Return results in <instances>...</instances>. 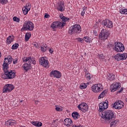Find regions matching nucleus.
Here are the masks:
<instances>
[{
    "label": "nucleus",
    "mask_w": 127,
    "mask_h": 127,
    "mask_svg": "<svg viewBox=\"0 0 127 127\" xmlns=\"http://www.w3.org/2000/svg\"><path fill=\"white\" fill-rule=\"evenodd\" d=\"M12 62V57L8 56L7 58H5L4 60V62L2 64L3 70L4 71V74L2 75L1 78L2 79H13L15 77V73L13 70H8V65Z\"/></svg>",
    "instance_id": "1"
},
{
    "label": "nucleus",
    "mask_w": 127,
    "mask_h": 127,
    "mask_svg": "<svg viewBox=\"0 0 127 127\" xmlns=\"http://www.w3.org/2000/svg\"><path fill=\"white\" fill-rule=\"evenodd\" d=\"M101 117L106 121L109 123L116 119V115L114 114V112L112 110H106L104 112H102Z\"/></svg>",
    "instance_id": "2"
},
{
    "label": "nucleus",
    "mask_w": 127,
    "mask_h": 127,
    "mask_svg": "<svg viewBox=\"0 0 127 127\" xmlns=\"http://www.w3.org/2000/svg\"><path fill=\"white\" fill-rule=\"evenodd\" d=\"M23 61L25 63L26 62H28V63H25L23 65V69L25 70L26 71H28V69H30V66L31 65V63L32 64H34L35 65L36 64V61L34 60V59H31V58L30 57H24L23 58Z\"/></svg>",
    "instance_id": "3"
},
{
    "label": "nucleus",
    "mask_w": 127,
    "mask_h": 127,
    "mask_svg": "<svg viewBox=\"0 0 127 127\" xmlns=\"http://www.w3.org/2000/svg\"><path fill=\"white\" fill-rule=\"evenodd\" d=\"M33 28H34L33 23L29 21H26L24 23L23 27L21 29V30L24 29V30L32 31V30H33Z\"/></svg>",
    "instance_id": "4"
},
{
    "label": "nucleus",
    "mask_w": 127,
    "mask_h": 127,
    "mask_svg": "<svg viewBox=\"0 0 127 127\" xmlns=\"http://www.w3.org/2000/svg\"><path fill=\"white\" fill-rule=\"evenodd\" d=\"M81 31V26L80 25L75 24L72 26L68 31V33L73 34L75 33H80Z\"/></svg>",
    "instance_id": "5"
},
{
    "label": "nucleus",
    "mask_w": 127,
    "mask_h": 127,
    "mask_svg": "<svg viewBox=\"0 0 127 127\" xmlns=\"http://www.w3.org/2000/svg\"><path fill=\"white\" fill-rule=\"evenodd\" d=\"M109 35L110 33H109V32L107 31L106 29H103L99 34L100 39L101 40H106V39H108Z\"/></svg>",
    "instance_id": "6"
},
{
    "label": "nucleus",
    "mask_w": 127,
    "mask_h": 127,
    "mask_svg": "<svg viewBox=\"0 0 127 127\" xmlns=\"http://www.w3.org/2000/svg\"><path fill=\"white\" fill-rule=\"evenodd\" d=\"M115 50L117 52H124L125 51V46L121 42H116L115 43Z\"/></svg>",
    "instance_id": "7"
},
{
    "label": "nucleus",
    "mask_w": 127,
    "mask_h": 127,
    "mask_svg": "<svg viewBox=\"0 0 127 127\" xmlns=\"http://www.w3.org/2000/svg\"><path fill=\"white\" fill-rule=\"evenodd\" d=\"M112 105L113 108L117 109V110H121V109H123V108H124V106H125V103H124V102H123V101L121 100H118Z\"/></svg>",
    "instance_id": "8"
},
{
    "label": "nucleus",
    "mask_w": 127,
    "mask_h": 127,
    "mask_svg": "<svg viewBox=\"0 0 127 127\" xmlns=\"http://www.w3.org/2000/svg\"><path fill=\"white\" fill-rule=\"evenodd\" d=\"M115 60L117 61H121L122 60H126V58H127V54H118L114 57Z\"/></svg>",
    "instance_id": "9"
},
{
    "label": "nucleus",
    "mask_w": 127,
    "mask_h": 127,
    "mask_svg": "<svg viewBox=\"0 0 127 127\" xmlns=\"http://www.w3.org/2000/svg\"><path fill=\"white\" fill-rule=\"evenodd\" d=\"M14 89V86L12 84H6L3 88L2 93H9Z\"/></svg>",
    "instance_id": "10"
},
{
    "label": "nucleus",
    "mask_w": 127,
    "mask_h": 127,
    "mask_svg": "<svg viewBox=\"0 0 127 127\" xmlns=\"http://www.w3.org/2000/svg\"><path fill=\"white\" fill-rule=\"evenodd\" d=\"M64 25L65 24H64L63 22L56 21L52 23L51 27L53 29H55L56 28H57V27H63Z\"/></svg>",
    "instance_id": "11"
},
{
    "label": "nucleus",
    "mask_w": 127,
    "mask_h": 127,
    "mask_svg": "<svg viewBox=\"0 0 127 127\" xmlns=\"http://www.w3.org/2000/svg\"><path fill=\"white\" fill-rule=\"evenodd\" d=\"M99 112H104L109 107V104L107 102H102L99 104Z\"/></svg>",
    "instance_id": "12"
},
{
    "label": "nucleus",
    "mask_w": 127,
    "mask_h": 127,
    "mask_svg": "<svg viewBox=\"0 0 127 127\" xmlns=\"http://www.w3.org/2000/svg\"><path fill=\"white\" fill-rule=\"evenodd\" d=\"M40 64L42 65L45 68H48L49 67V62L47 60H45L44 57H42L39 60Z\"/></svg>",
    "instance_id": "13"
},
{
    "label": "nucleus",
    "mask_w": 127,
    "mask_h": 127,
    "mask_svg": "<svg viewBox=\"0 0 127 127\" xmlns=\"http://www.w3.org/2000/svg\"><path fill=\"white\" fill-rule=\"evenodd\" d=\"M102 84H95L92 86V90L94 93H99L100 91H102Z\"/></svg>",
    "instance_id": "14"
},
{
    "label": "nucleus",
    "mask_w": 127,
    "mask_h": 127,
    "mask_svg": "<svg viewBox=\"0 0 127 127\" xmlns=\"http://www.w3.org/2000/svg\"><path fill=\"white\" fill-rule=\"evenodd\" d=\"M50 76H51V77H55L56 78L59 79V78H61L62 74L60 71L54 70L51 71Z\"/></svg>",
    "instance_id": "15"
},
{
    "label": "nucleus",
    "mask_w": 127,
    "mask_h": 127,
    "mask_svg": "<svg viewBox=\"0 0 127 127\" xmlns=\"http://www.w3.org/2000/svg\"><path fill=\"white\" fill-rule=\"evenodd\" d=\"M78 109L80 110V111H82L83 113H85V112H87L88 111V105L87 104L84 103H81V104H79L77 106Z\"/></svg>",
    "instance_id": "16"
},
{
    "label": "nucleus",
    "mask_w": 127,
    "mask_h": 127,
    "mask_svg": "<svg viewBox=\"0 0 127 127\" xmlns=\"http://www.w3.org/2000/svg\"><path fill=\"white\" fill-rule=\"evenodd\" d=\"M102 24H104V26L108 27V28H112L113 27V22L110 20L105 19L102 22Z\"/></svg>",
    "instance_id": "17"
},
{
    "label": "nucleus",
    "mask_w": 127,
    "mask_h": 127,
    "mask_svg": "<svg viewBox=\"0 0 127 127\" xmlns=\"http://www.w3.org/2000/svg\"><path fill=\"white\" fill-rule=\"evenodd\" d=\"M121 85L120 83H113L110 86V90L111 92H116L119 88H120Z\"/></svg>",
    "instance_id": "18"
},
{
    "label": "nucleus",
    "mask_w": 127,
    "mask_h": 127,
    "mask_svg": "<svg viewBox=\"0 0 127 127\" xmlns=\"http://www.w3.org/2000/svg\"><path fill=\"white\" fill-rule=\"evenodd\" d=\"M64 125L66 127H70L73 125V122H72V120L67 118L64 120Z\"/></svg>",
    "instance_id": "19"
},
{
    "label": "nucleus",
    "mask_w": 127,
    "mask_h": 127,
    "mask_svg": "<svg viewBox=\"0 0 127 127\" xmlns=\"http://www.w3.org/2000/svg\"><path fill=\"white\" fill-rule=\"evenodd\" d=\"M58 6L57 7L58 10H60V11H64V10L65 9V7H64V3H63L62 1L58 2Z\"/></svg>",
    "instance_id": "20"
},
{
    "label": "nucleus",
    "mask_w": 127,
    "mask_h": 127,
    "mask_svg": "<svg viewBox=\"0 0 127 127\" xmlns=\"http://www.w3.org/2000/svg\"><path fill=\"white\" fill-rule=\"evenodd\" d=\"M31 124L35 126V127H42V123L40 122L36 121V122H32Z\"/></svg>",
    "instance_id": "21"
},
{
    "label": "nucleus",
    "mask_w": 127,
    "mask_h": 127,
    "mask_svg": "<svg viewBox=\"0 0 127 127\" xmlns=\"http://www.w3.org/2000/svg\"><path fill=\"white\" fill-rule=\"evenodd\" d=\"M71 116L73 119H78L79 118H80V115H79V113L77 112H73L72 113Z\"/></svg>",
    "instance_id": "22"
},
{
    "label": "nucleus",
    "mask_w": 127,
    "mask_h": 127,
    "mask_svg": "<svg viewBox=\"0 0 127 127\" xmlns=\"http://www.w3.org/2000/svg\"><path fill=\"white\" fill-rule=\"evenodd\" d=\"M107 79L110 80V81H113V80H115V75L113 74V73L111 74L109 73L108 74Z\"/></svg>",
    "instance_id": "23"
},
{
    "label": "nucleus",
    "mask_w": 127,
    "mask_h": 127,
    "mask_svg": "<svg viewBox=\"0 0 127 127\" xmlns=\"http://www.w3.org/2000/svg\"><path fill=\"white\" fill-rule=\"evenodd\" d=\"M108 92V90H105L104 91H103L98 96V99H102V98H104V96H106V95H107V92Z\"/></svg>",
    "instance_id": "24"
},
{
    "label": "nucleus",
    "mask_w": 127,
    "mask_h": 127,
    "mask_svg": "<svg viewBox=\"0 0 127 127\" xmlns=\"http://www.w3.org/2000/svg\"><path fill=\"white\" fill-rule=\"evenodd\" d=\"M13 39H14V37L13 36H9L6 40L8 44H10V43L13 41Z\"/></svg>",
    "instance_id": "25"
},
{
    "label": "nucleus",
    "mask_w": 127,
    "mask_h": 127,
    "mask_svg": "<svg viewBox=\"0 0 127 127\" xmlns=\"http://www.w3.org/2000/svg\"><path fill=\"white\" fill-rule=\"evenodd\" d=\"M31 37V33L27 32L26 33L25 35V41H28L29 40V38Z\"/></svg>",
    "instance_id": "26"
},
{
    "label": "nucleus",
    "mask_w": 127,
    "mask_h": 127,
    "mask_svg": "<svg viewBox=\"0 0 127 127\" xmlns=\"http://www.w3.org/2000/svg\"><path fill=\"white\" fill-rule=\"evenodd\" d=\"M119 120H114L113 121H112L110 124V127H116V125L117 124H119Z\"/></svg>",
    "instance_id": "27"
},
{
    "label": "nucleus",
    "mask_w": 127,
    "mask_h": 127,
    "mask_svg": "<svg viewBox=\"0 0 127 127\" xmlns=\"http://www.w3.org/2000/svg\"><path fill=\"white\" fill-rule=\"evenodd\" d=\"M85 78H86L87 80H91V78L93 77V75H92L91 74L88 73V71L85 72Z\"/></svg>",
    "instance_id": "28"
},
{
    "label": "nucleus",
    "mask_w": 127,
    "mask_h": 127,
    "mask_svg": "<svg viewBox=\"0 0 127 127\" xmlns=\"http://www.w3.org/2000/svg\"><path fill=\"white\" fill-rule=\"evenodd\" d=\"M30 10H28V8H27L26 7H25V6H24L22 8V11H23V13L24 14H27V13H28V11H29Z\"/></svg>",
    "instance_id": "29"
},
{
    "label": "nucleus",
    "mask_w": 127,
    "mask_h": 127,
    "mask_svg": "<svg viewBox=\"0 0 127 127\" xmlns=\"http://www.w3.org/2000/svg\"><path fill=\"white\" fill-rule=\"evenodd\" d=\"M19 46V45L18 43H15L12 45L11 49H13V50H15V49H17L18 48Z\"/></svg>",
    "instance_id": "30"
},
{
    "label": "nucleus",
    "mask_w": 127,
    "mask_h": 127,
    "mask_svg": "<svg viewBox=\"0 0 127 127\" xmlns=\"http://www.w3.org/2000/svg\"><path fill=\"white\" fill-rule=\"evenodd\" d=\"M7 122L9 126H14V125H15V121L14 120H9Z\"/></svg>",
    "instance_id": "31"
},
{
    "label": "nucleus",
    "mask_w": 127,
    "mask_h": 127,
    "mask_svg": "<svg viewBox=\"0 0 127 127\" xmlns=\"http://www.w3.org/2000/svg\"><path fill=\"white\" fill-rule=\"evenodd\" d=\"M80 89H86L87 84L86 83H81L79 87Z\"/></svg>",
    "instance_id": "32"
},
{
    "label": "nucleus",
    "mask_w": 127,
    "mask_h": 127,
    "mask_svg": "<svg viewBox=\"0 0 127 127\" xmlns=\"http://www.w3.org/2000/svg\"><path fill=\"white\" fill-rule=\"evenodd\" d=\"M52 124H53V127H58V122H57V120H54Z\"/></svg>",
    "instance_id": "33"
},
{
    "label": "nucleus",
    "mask_w": 127,
    "mask_h": 127,
    "mask_svg": "<svg viewBox=\"0 0 127 127\" xmlns=\"http://www.w3.org/2000/svg\"><path fill=\"white\" fill-rule=\"evenodd\" d=\"M13 21H16V22H19V21H20V19L19 18H18L16 16H14L13 18Z\"/></svg>",
    "instance_id": "34"
},
{
    "label": "nucleus",
    "mask_w": 127,
    "mask_h": 127,
    "mask_svg": "<svg viewBox=\"0 0 127 127\" xmlns=\"http://www.w3.org/2000/svg\"><path fill=\"white\" fill-rule=\"evenodd\" d=\"M56 108L55 110L57 111V112H62L63 109L62 108H60V107H58V106H56Z\"/></svg>",
    "instance_id": "35"
},
{
    "label": "nucleus",
    "mask_w": 127,
    "mask_h": 127,
    "mask_svg": "<svg viewBox=\"0 0 127 127\" xmlns=\"http://www.w3.org/2000/svg\"><path fill=\"white\" fill-rule=\"evenodd\" d=\"M25 7H26L28 10H30V8H31V5H30V4L29 3H27Z\"/></svg>",
    "instance_id": "36"
},
{
    "label": "nucleus",
    "mask_w": 127,
    "mask_h": 127,
    "mask_svg": "<svg viewBox=\"0 0 127 127\" xmlns=\"http://www.w3.org/2000/svg\"><path fill=\"white\" fill-rule=\"evenodd\" d=\"M68 20H70V18H67V17L64 16L63 18V21H64V22H66V21H68Z\"/></svg>",
    "instance_id": "37"
},
{
    "label": "nucleus",
    "mask_w": 127,
    "mask_h": 127,
    "mask_svg": "<svg viewBox=\"0 0 127 127\" xmlns=\"http://www.w3.org/2000/svg\"><path fill=\"white\" fill-rule=\"evenodd\" d=\"M48 48H47V47H46V49H44V47H41V51H42V52H45L46 51H47Z\"/></svg>",
    "instance_id": "38"
},
{
    "label": "nucleus",
    "mask_w": 127,
    "mask_h": 127,
    "mask_svg": "<svg viewBox=\"0 0 127 127\" xmlns=\"http://www.w3.org/2000/svg\"><path fill=\"white\" fill-rule=\"evenodd\" d=\"M84 40H85V41L86 42H89L90 40H89V37H84L83 38Z\"/></svg>",
    "instance_id": "39"
},
{
    "label": "nucleus",
    "mask_w": 127,
    "mask_h": 127,
    "mask_svg": "<svg viewBox=\"0 0 127 127\" xmlns=\"http://www.w3.org/2000/svg\"><path fill=\"white\" fill-rule=\"evenodd\" d=\"M18 59L17 58H16L15 59H14L13 61V64H17Z\"/></svg>",
    "instance_id": "40"
},
{
    "label": "nucleus",
    "mask_w": 127,
    "mask_h": 127,
    "mask_svg": "<svg viewBox=\"0 0 127 127\" xmlns=\"http://www.w3.org/2000/svg\"><path fill=\"white\" fill-rule=\"evenodd\" d=\"M33 45L36 47V48H39V46H38V44L37 43H33Z\"/></svg>",
    "instance_id": "41"
},
{
    "label": "nucleus",
    "mask_w": 127,
    "mask_h": 127,
    "mask_svg": "<svg viewBox=\"0 0 127 127\" xmlns=\"http://www.w3.org/2000/svg\"><path fill=\"white\" fill-rule=\"evenodd\" d=\"M44 17L45 18H49V17H50V15L48 13H45Z\"/></svg>",
    "instance_id": "42"
},
{
    "label": "nucleus",
    "mask_w": 127,
    "mask_h": 127,
    "mask_svg": "<svg viewBox=\"0 0 127 127\" xmlns=\"http://www.w3.org/2000/svg\"><path fill=\"white\" fill-rule=\"evenodd\" d=\"M104 58H105V56H104V55L103 54H100L99 55V59H104Z\"/></svg>",
    "instance_id": "43"
},
{
    "label": "nucleus",
    "mask_w": 127,
    "mask_h": 127,
    "mask_svg": "<svg viewBox=\"0 0 127 127\" xmlns=\"http://www.w3.org/2000/svg\"><path fill=\"white\" fill-rule=\"evenodd\" d=\"M0 2L2 4H4V3H5V0H0Z\"/></svg>",
    "instance_id": "44"
},
{
    "label": "nucleus",
    "mask_w": 127,
    "mask_h": 127,
    "mask_svg": "<svg viewBox=\"0 0 127 127\" xmlns=\"http://www.w3.org/2000/svg\"><path fill=\"white\" fill-rule=\"evenodd\" d=\"M85 12H86V10H83L81 13V15H82V16H84Z\"/></svg>",
    "instance_id": "45"
},
{
    "label": "nucleus",
    "mask_w": 127,
    "mask_h": 127,
    "mask_svg": "<svg viewBox=\"0 0 127 127\" xmlns=\"http://www.w3.org/2000/svg\"><path fill=\"white\" fill-rule=\"evenodd\" d=\"M77 40L79 42H81L83 41V39L80 38H77Z\"/></svg>",
    "instance_id": "46"
},
{
    "label": "nucleus",
    "mask_w": 127,
    "mask_h": 127,
    "mask_svg": "<svg viewBox=\"0 0 127 127\" xmlns=\"http://www.w3.org/2000/svg\"><path fill=\"white\" fill-rule=\"evenodd\" d=\"M65 16H64L63 15H60V17L62 21H63V18H64Z\"/></svg>",
    "instance_id": "47"
},
{
    "label": "nucleus",
    "mask_w": 127,
    "mask_h": 127,
    "mask_svg": "<svg viewBox=\"0 0 127 127\" xmlns=\"http://www.w3.org/2000/svg\"><path fill=\"white\" fill-rule=\"evenodd\" d=\"M49 52L51 54L53 53L54 52L53 49H50Z\"/></svg>",
    "instance_id": "48"
},
{
    "label": "nucleus",
    "mask_w": 127,
    "mask_h": 127,
    "mask_svg": "<svg viewBox=\"0 0 127 127\" xmlns=\"http://www.w3.org/2000/svg\"><path fill=\"white\" fill-rule=\"evenodd\" d=\"M123 90H124V88H121L119 90V93H121V92L123 91Z\"/></svg>",
    "instance_id": "49"
},
{
    "label": "nucleus",
    "mask_w": 127,
    "mask_h": 127,
    "mask_svg": "<svg viewBox=\"0 0 127 127\" xmlns=\"http://www.w3.org/2000/svg\"><path fill=\"white\" fill-rule=\"evenodd\" d=\"M112 45H109L108 46V48H112Z\"/></svg>",
    "instance_id": "50"
},
{
    "label": "nucleus",
    "mask_w": 127,
    "mask_h": 127,
    "mask_svg": "<svg viewBox=\"0 0 127 127\" xmlns=\"http://www.w3.org/2000/svg\"><path fill=\"white\" fill-rule=\"evenodd\" d=\"M85 9H87V7H83V10H85Z\"/></svg>",
    "instance_id": "51"
},
{
    "label": "nucleus",
    "mask_w": 127,
    "mask_h": 127,
    "mask_svg": "<svg viewBox=\"0 0 127 127\" xmlns=\"http://www.w3.org/2000/svg\"><path fill=\"white\" fill-rule=\"evenodd\" d=\"M44 48H45V49H46V47H47V46L46 45H45V46H44Z\"/></svg>",
    "instance_id": "52"
},
{
    "label": "nucleus",
    "mask_w": 127,
    "mask_h": 127,
    "mask_svg": "<svg viewBox=\"0 0 127 127\" xmlns=\"http://www.w3.org/2000/svg\"><path fill=\"white\" fill-rule=\"evenodd\" d=\"M35 104H36L37 105L38 104V101H35Z\"/></svg>",
    "instance_id": "53"
},
{
    "label": "nucleus",
    "mask_w": 127,
    "mask_h": 127,
    "mask_svg": "<svg viewBox=\"0 0 127 127\" xmlns=\"http://www.w3.org/2000/svg\"><path fill=\"white\" fill-rule=\"evenodd\" d=\"M1 57V52H0V58Z\"/></svg>",
    "instance_id": "54"
},
{
    "label": "nucleus",
    "mask_w": 127,
    "mask_h": 127,
    "mask_svg": "<svg viewBox=\"0 0 127 127\" xmlns=\"http://www.w3.org/2000/svg\"><path fill=\"white\" fill-rule=\"evenodd\" d=\"M72 127H76V125H73Z\"/></svg>",
    "instance_id": "55"
},
{
    "label": "nucleus",
    "mask_w": 127,
    "mask_h": 127,
    "mask_svg": "<svg viewBox=\"0 0 127 127\" xmlns=\"http://www.w3.org/2000/svg\"><path fill=\"white\" fill-rule=\"evenodd\" d=\"M22 102H23V100H21V101H20V103H22Z\"/></svg>",
    "instance_id": "56"
},
{
    "label": "nucleus",
    "mask_w": 127,
    "mask_h": 127,
    "mask_svg": "<svg viewBox=\"0 0 127 127\" xmlns=\"http://www.w3.org/2000/svg\"><path fill=\"white\" fill-rule=\"evenodd\" d=\"M84 71H87V70L86 69H84Z\"/></svg>",
    "instance_id": "57"
},
{
    "label": "nucleus",
    "mask_w": 127,
    "mask_h": 127,
    "mask_svg": "<svg viewBox=\"0 0 127 127\" xmlns=\"http://www.w3.org/2000/svg\"><path fill=\"white\" fill-rule=\"evenodd\" d=\"M5 1H7V0H5Z\"/></svg>",
    "instance_id": "58"
}]
</instances>
